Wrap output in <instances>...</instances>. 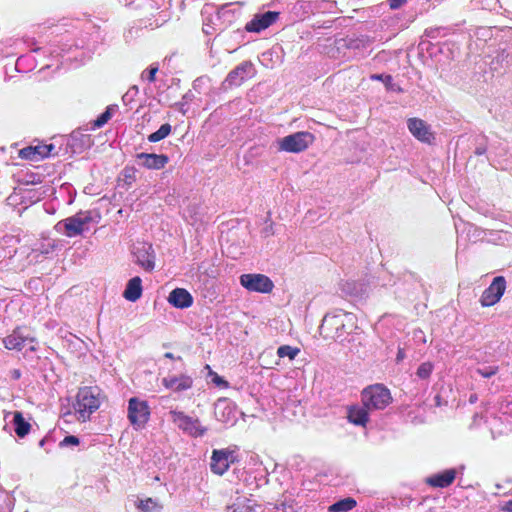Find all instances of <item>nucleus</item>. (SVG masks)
Masks as SVG:
<instances>
[{
    "label": "nucleus",
    "instance_id": "nucleus-1",
    "mask_svg": "<svg viewBox=\"0 0 512 512\" xmlns=\"http://www.w3.org/2000/svg\"><path fill=\"white\" fill-rule=\"evenodd\" d=\"M353 328L355 325L349 315H326L319 332L326 340L344 342Z\"/></svg>",
    "mask_w": 512,
    "mask_h": 512
},
{
    "label": "nucleus",
    "instance_id": "nucleus-2",
    "mask_svg": "<svg viewBox=\"0 0 512 512\" xmlns=\"http://www.w3.org/2000/svg\"><path fill=\"white\" fill-rule=\"evenodd\" d=\"M100 393L96 387L80 388L76 395V403L74 409L79 415L78 419L86 421L90 415L100 406Z\"/></svg>",
    "mask_w": 512,
    "mask_h": 512
},
{
    "label": "nucleus",
    "instance_id": "nucleus-3",
    "mask_svg": "<svg viewBox=\"0 0 512 512\" xmlns=\"http://www.w3.org/2000/svg\"><path fill=\"white\" fill-rule=\"evenodd\" d=\"M361 402L371 411L383 410L392 402V396L384 385L374 384L362 390Z\"/></svg>",
    "mask_w": 512,
    "mask_h": 512
},
{
    "label": "nucleus",
    "instance_id": "nucleus-4",
    "mask_svg": "<svg viewBox=\"0 0 512 512\" xmlns=\"http://www.w3.org/2000/svg\"><path fill=\"white\" fill-rule=\"evenodd\" d=\"M313 142V134L307 131H300L283 137L279 142V148L286 152L300 153L305 151Z\"/></svg>",
    "mask_w": 512,
    "mask_h": 512
},
{
    "label": "nucleus",
    "instance_id": "nucleus-5",
    "mask_svg": "<svg viewBox=\"0 0 512 512\" xmlns=\"http://www.w3.org/2000/svg\"><path fill=\"white\" fill-rule=\"evenodd\" d=\"M506 290V279L504 276H497L491 284L483 291L480 297L482 307H490L498 303Z\"/></svg>",
    "mask_w": 512,
    "mask_h": 512
},
{
    "label": "nucleus",
    "instance_id": "nucleus-6",
    "mask_svg": "<svg viewBox=\"0 0 512 512\" xmlns=\"http://www.w3.org/2000/svg\"><path fill=\"white\" fill-rule=\"evenodd\" d=\"M150 416L149 406L146 401L133 397L128 402V419L132 425L143 427Z\"/></svg>",
    "mask_w": 512,
    "mask_h": 512
},
{
    "label": "nucleus",
    "instance_id": "nucleus-7",
    "mask_svg": "<svg viewBox=\"0 0 512 512\" xmlns=\"http://www.w3.org/2000/svg\"><path fill=\"white\" fill-rule=\"evenodd\" d=\"M169 415L171 420L178 426V428L182 429L184 432L193 437L202 436L206 432V428L200 425L198 419H193L185 415L183 412L170 411Z\"/></svg>",
    "mask_w": 512,
    "mask_h": 512
},
{
    "label": "nucleus",
    "instance_id": "nucleus-8",
    "mask_svg": "<svg viewBox=\"0 0 512 512\" xmlns=\"http://www.w3.org/2000/svg\"><path fill=\"white\" fill-rule=\"evenodd\" d=\"M27 329L25 328H17L13 331L12 334L4 338L3 343L5 347L9 350H21L27 344H29V349L31 351H35L36 348L34 346L35 339L30 336L29 333H26Z\"/></svg>",
    "mask_w": 512,
    "mask_h": 512
},
{
    "label": "nucleus",
    "instance_id": "nucleus-9",
    "mask_svg": "<svg viewBox=\"0 0 512 512\" xmlns=\"http://www.w3.org/2000/svg\"><path fill=\"white\" fill-rule=\"evenodd\" d=\"M407 126L410 133L419 141L431 144L434 140V133L431 131L430 126L422 119L409 118Z\"/></svg>",
    "mask_w": 512,
    "mask_h": 512
},
{
    "label": "nucleus",
    "instance_id": "nucleus-10",
    "mask_svg": "<svg viewBox=\"0 0 512 512\" xmlns=\"http://www.w3.org/2000/svg\"><path fill=\"white\" fill-rule=\"evenodd\" d=\"M135 262L147 271L155 267V255L152 245L148 243H139L133 249Z\"/></svg>",
    "mask_w": 512,
    "mask_h": 512
},
{
    "label": "nucleus",
    "instance_id": "nucleus-11",
    "mask_svg": "<svg viewBox=\"0 0 512 512\" xmlns=\"http://www.w3.org/2000/svg\"><path fill=\"white\" fill-rule=\"evenodd\" d=\"M234 460L233 452L227 449L214 450L211 456L210 468L217 475H223Z\"/></svg>",
    "mask_w": 512,
    "mask_h": 512
},
{
    "label": "nucleus",
    "instance_id": "nucleus-12",
    "mask_svg": "<svg viewBox=\"0 0 512 512\" xmlns=\"http://www.w3.org/2000/svg\"><path fill=\"white\" fill-rule=\"evenodd\" d=\"M92 220L90 212H81L63 221L65 234L68 237L80 235L84 231V226Z\"/></svg>",
    "mask_w": 512,
    "mask_h": 512
},
{
    "label": "nucleus",
    "instance_id": "nucleus-13",
    "mask_svg": "<svg viewBox=\"0 0 512 512\" xmlns=\"http://www.w3.org/2000/svg\"><path fill=\"white\" fill-rule=\"evenodd\" d=\"M253 75L254 64L251 61H244L228 74L225 82L229 85H240L245 78Z\"/></svg>",
    "mask_w": 512,
    "mask_h": 512
},
{
    "label": "nucleus",
    "instance_id": "nucleus-14",
    "mask_svg": "<svg viewBox=\"0 0 512 512\" xmlns=\"http://www.w3.org/2000/svg\"><path fill=\"white\" fill-rule=\"evenodd\" d=\"M369 411L365 405H351L347 408V419L350 423L365 427L369 422Z\"/></svg>",
    "mask_w": 512,
    "mask_h": 512
},
{
    "label": "nucleus",
    "instance_id": "nucleus-15",
    "mask_svg": "<svg viewBox=\"0 0 512 512\" xmlns=\"http://www.w3.org/2000/svg\"><path fill=\"white\" fill-rule=\"evenodd\" d=\"M456 478L455 469H447L442 473L434 474L426 479V483L435 488H446L450 486Z\"/></svg>",
    "mask_w": 512,
    "mask_h": 512
},
{
    "label": "nucleus",
    "instance_id": "nucleus-16",
    "mask_svg": "<svg viewBox=\"0 0 512 512\" xmlns=\"http://www.w3.org/2000/svg\"><path fill=\"white\" fill-rule=\"evenodd\" d=\"M192 378L187 375L167 376L162 379V384L175 392L184 391L192 387Z\"/></svg>",
    "mask_w": 512,
    "mask_h": 512
},
{
    "label": "nucleus",
    "instance_id": "nucleus-17",
    "mask_svg": "<svg viewBox=\"0 0 512 512\" xmlns=\"http://www.w3.org/2000/svg\"><path fill=\"white\" fill-rule=\"evenodd\" d=\"M168 301L174 307L184 309L192 305L193 298L186 289L176 288L170 292Z\"/></svg>",
    "mask_w": 512,
    "mask_h": 512
},
{
    "label": "nucleus",
    "instance_id": "nucleus-18",
    "mask_svg": "<svg viewBox=\"0 0 512 512\" xmlns=\"http://www.w3.org/2000/svg\"><path fill=\"white\" fill-rule=\"evenodd\" d=\"M137 158L148 169H161L168 163V157L164 154L140 153Z\"/></svg>",
    "mask_w": 512,
    "mask_h": 512
},
{
    "label": "nucleus",
    "instance_id": "nucleus-19",
    "mask_svg": "<svg viewBox=\"0 0 512 512\" xmlns=\"http://www.w3.org/2000/svg\"><path fill=\"white\" fill-rule=\"evenodd\" d=\"M142 295V280L136 276L130 279L123 293L125 299L131 302L137 301Z\"/></svg>",
    "mask_w": 512,
    "mask_h": 512
},
{
    "label": "nucleus",
    "instance_id": "nucleus-20",
    "mask_svg": "<svg viewBox=\"0 0 512 512\" xmlns=\"http://www.w3.org/2000/svg\"><path fill=\"white\" fill-rule=\"evenodd\" d=\"M11 414L13 415V423L15 425V433L20 438L25 437L29 433V431L31 429V425L27 421H25L21 412L15 411Z\"/></svg>",
    "mask_w": 512,
    "mask_h": 512
},
{
    "label": "nucleus",
    "instance_id": "nucleus-21",
    "mask_svg": "<svg viewBox=\"0 0 512 512\" xmlns=\"http://www.w3.org/2000/svg\"><path fill=\"white\" fill-rule=\"evenodd\" d=\"M280 12L267 11L261 15H258V32L265 30L272 24L276 23L279 19Z\"/></svg>",
    "mask_w": 512,
    "mask_h": 512
},
{
    "label": "nucleus",
    "instance_id": "nucleus-22",
    "mask_svg": "<svg viewBox=\"0 0 512 512\" xmlns=\"http://www.w3.org/2000/svg\"><path fill=\"white\" fill-rule=\"evenodd\" d=\"M357 501L352 497L341 499L328 507V512H347L355 508Z\"/></svg>",
    "mask_w": 512,
    "mask_h": 512
},
{
    "label": "nucleus",
    "instance_id": "nucleus-23",
    "mask_svg": "<svg viewBox=\"0 0 512 512\" xmlns=\"http://www.w3.org/2000/svg\"><path fill=\"white\" fill-rule=\"evenodd\" d=\"M300 353V349L298 347H293L290 345H282L277 349V355L279 358L288 357L289 360H294Z\"/></svg>",
    "mask_w": 512,
    "mask_h": 512
},
{
    "label": "nucleus",
    "instance_id": "nucleus-24",
    "mask_svg": "<svg viewBox=\"0 0 512 512\" xmlns=\"http://www.w3.org/2000/svg\"><path fill=\"white\" fill-rule=\"evenodd\" d=\"M138 508L143 512H160L162 506L152 498H147L139 501Z\"/></svg>",
    "mask_w": 512,
    "mask_h": 512
},
{
    "label": "nucleus",
    "instance_id": "nucleus-25",
    "mask_svg": "<svg viewBox=\"0 0 512 512\" xmlns=\"http://www.w3.org/2000/svg\"><path fill=\"white\" fill-rule=\"evenodd\" d=\"M170 132H171V125L168 123H165V124L161 125L160 128L156 132L150 134L148 136V140L150 142H158V141L164 139L165 137H167L170 134Z\"/></svg>",
    "mask_w": 512,
    "mask_h": 512
},
{
    "label": "nucleus",
    "instance_id": "nucleus-26",
    "mask_svg": "<svg viewBox=\"0 0 512 512\" xmlns=\"http://www.w3.org/2000/svg\"><path fill=\"white\" fill-rule=\"evenodd\" d=\"M434 370V364L430 361L423 362L419 365L416 371V375L418 378L422 380H427L430 378L432 372Z\"/></svg>",
    "mask_w": 512,
    "mask_h": 512
},
{
    "label": "nucleus",
    "instance_id": "nucleus-27",
    "mask_svg": "<svg viewBox=\"0 0 512 512\" xmlns=\"http://www.w3.org/2000/svg\"><path fill=\"white\" fill-rule=\"evenodd\" d=\"M274 284L271 279L263 274H258V293H270Z\"/></svg>",
    "mask_w": 512,
    "mask_h": 512
},
{
    "label": "nucleus",
    "instance_id": "nucleus-28",
    "mask_svg": "<svg viewBox=\"0 0 512 512\" xmlns=\"http://www.w3.org/2000/svg\"><path fill=\"white\" fill-rule=\"evenodd\" d=\"M115 107L116 106H108L105 110V112H103L95 121H94V126L95 127H102L104 124H106L112 117L113 115V112L115 110Z\"/></svg>",
    "mask_w": 512,
    "mask_h": 512
},
{
    "label": "nucleus",
    "instance_id": "nucleus-29",
    "mask_svg": "<svg viewBox=\"0 0 512 512\" xmlns=\"http://www.w3.org/2000/svg\"><path fill=\"white\" fill-rule=\"evenodd\" d=\"M240 283L250 291H256V274H244L240 277Z\"/></svg>",
    "mask_w": 512,
    "mask_h": 512
},
{
    "label": "nucleus",
    "instance_id": "nucleus-30",
    "mask_svg": "<svg viewBox=\"0 0 512 512\" xmlns=\"http://www.w3.org/2000/svg\"><path fill=\"white\" fill-rule=\"evenodd\" d=\"M35 148V156L38 157V161L50 155L51 150L54 148L52 144L49 145H37Z\"/></svg>",
    "mask_w": 512,
    "mask_h": 512
},
{
    "label": "nucleus",
    "instance_id": "nucleus-31",
    "mask_svg": "<svg viewBox=\"0 0 512 512\" xmlns=\"http://www.w3.org/2000/svg\"><path fill=\"white\" fill-rule=\"evenodd\" d=\"M209 371V376L211 377V381L218 387H228V382L225 381L222 377H220L217 373L213 372L209 365L205 367Z\"/></svg>",
    "mask_w": 512,
    "mask_h": 512
},
{
    "label": "nucleus",
    "instance_id": "nucleus-32",
    "mask_svg": "<svg viewBox=\"0 0 512 512\" xmlns=\"http://www.w3.org/2000/svg\"><path fill=\"white\" fill-rule=\"evenodd\" d=\"M19 156L22 159H28L32 161H38V157L35 156V148L33 147H26L19 151Z\"/></svg>",
    "mask_w": 512,
    "mask_h": 512
},
{
    "label": "nucleus",
    "instance_id": "nucleus-33",
    "mask_svg": "<svg viewBox=\"0 0 512 512\" xmlns=\"http://www.w3.org/2000/svg\"><path fill=\"white\" fill-rule=\"evenodd\" d=\"M498 370H499L498 366H490V367L483 368V369H481V368L477 369V373L484 378H490V377L496 375L498 373Z\"/></svg>",
    "mask_w": 512,
    "mask_h": 512
},
{
    "label": "nucleus",
    "instance_id": "nucleus-34",
    "mask_svg": "<svg viewBox=\"0 0 512 512\" xmlns=\"http://www.w3.org/2000/svg\"><path fill=\"white\" fill-rule=\"evenodd\" d=\"M370 79L383 82L388 89L391 87L392 80H393L391 75H384V74H372L370 76Z\"/></svg>",
    "mask_w": 512,
    "mask_h": 512
},
{
    "label": "nucleus",
    "instance_id": "nucleus-35",
    "mask_svg": "<svg viewBox=\"0 0 512 512\" xmlns=\"http://www.w3.org/2000/svg\"><path fill=\"white\" fill-rule=\"evenodd\" d=\"M158 71V66L155 65V66H151L149 70L147 71H144L142 74H141V78H146L149 82H154L155 79H156V73Z\"/></svg>",
    "mask_w": 512,
    "mask_h": 512
},
{
    "label": "nucleus",
    "instance_id": "nucleus-36",
    "mask_svg": "<svg viewBox=\"0 0 512 512\" xmlns=\"http://www.w3.org/2000/svg\"><path fill=\"white\" fill-rule=\"evenodd\" d=\"M275 512H296L293 504L283 502L275 507Z\"/></svg>",
    "mask_w": 512,
    "mask_h": 512
},
{
    "label": "nucleus",
    "instance_id": "nucleus-37",
    "mask_svg": "<svg viewBox=\"0 0 512 512\" xmlns=\"http://www.w3.org/2000/svg\"><path fill=\"white\" fill-rule=\"evenodd\" d=\"M79 444V438L73 435L66 436L63 441L61 442V445L67 446V445H78Z\"/></svg>",
    "mask_w": 512,
    "mask_h": 512
},
{
    "label": "nucleus",
    "instance_id": "nucleus-38",
    "mask_svg": "<svg viewBox=\"0 0 512 512\" xmlns=\"http://www.w3.org/2000/svg\"><path fill=\"white\" fill-rule=\"evenodd\" d=\"M409 0H388L389 7L393 10L400 8Z\"/></svg>",
    "mask_w": 512,
    "mask_h": 512
},
{
    "label": "nucleus",
    "instance_id": "nucleus-39",
    "mask_svg": "<svg viewBox=\"0 0 512 512\" xmlns=\"http://www.w3.org/2000/svg\"><path fill=\"white\" fill-rule=\"evenodd\" d=\"M246 29L250 32H256V16L246 25Z\"/></svg>",
    "mask_w": 512,
    "mask_h": 512
},
{
    "label": "nucleus",
    "instance_id": "nucleus-40",
    "mask_svg": "<svg viewBox=\"0 0 512 512\" xmlns=\"http://www.w3.org/2000/svg\"><path fill=\"white\" fill-rule=\"evenodd\" d=\"M253 509L250 506L247 507H238L233 510V512H252Z\"/></svg>",
    "mask_w": 512,
    "mask_h": 512
},
{
    "label": "nucleus",
    "instance_id": "nucleus-41",
    "mask_svg": "<svg viewBox=\"0 0 512 512\" xmlns=\"http://www.w3.org/2000/svg\"><path fill=\"white\" fill-rule=\"evenodd\" d=\"M502 510L512 512V500L507 501L502 507Z\"/></svg>",
    "mask_w": 512,
    "mask_h": 512
},
{
    "label": "nucleus",
    "instance_id": "nucleus-42",
    "mask_svg": "<svg viewBox=\"0 0 512 512\" xmlns=\"http://www.w3.org/2000/svg\"><path fill=\"white\" fill-rule=\"evenodd\" d=\"M55 245L54 244H49V246L47 248H42L41 249V253L43 254H48L50 250L54 249Z\"/></svg>",
    "mask_w": 512,
    "mask_h": 512
},
{
    "label": "nucleus",
    "instance_id": "nucleus-43",
    "mask_svg": "<svg viewBox=\"0 0 512 512\" xmlns=\"http://www.w3.org/2000/svg\"><path fill=\"white\" fill-rule=\"evenodd\" d=\"M13 377H14L15 379H18V378L20 377V372H19V370H14V371H13Z\"/></svg>",
    "mask_w": 512,
    "mask_h": 512
},
{
    "label": "nucleus",
    "instance_id": "nucleus-44",
    "mask_svg": "<svg viewBox=\"0 0 512 512\" xmlns=\"http://www.w3.org/2000/svg\"><path fill=\"white\" fill-rule=\"evenodd\" d=\"M166 358H169V359H174V355L171 353V352H167L165 353L164 355Z\"/></svg>",
    "mask_w": 512,
    "mask_h": 512
},
{
    "label": "nucleus",
    "instance_id": "nucleus-45",
    "mask_svg": "<svg viewBox=\"0 0 512 512\" xmlns=\"http://www.w3.org/2000/svg\"><path fill=\"white\" fill-rule=\"evenodd\" d=\"M221 404H225V401H219L218 404L216 405V410L219 409Z\"/></svg>",
    "mask_w": 512,
    "mask_h": 512
},
{
    "label": "nucleus",
    "instance_id": "nucleus-46",
    "mask_svg": "<svg viewBox=\"0 0 512 512\" xmlns=\"http://www.w3.org/2000/svg\"><path fill=\"white\" fill-rule=\"evenodd\" d=\"M475 401H476V396H471V397H470V402H471V403H474Z\"/></svg>",
    "mask_w": 512,
    "mask_h": 512
},
{
    "label": "nucleus",
    "instance_id": "nucleus-47",
    "mask_svg": "<svg viewBox=\"0 0 512 512\" xmlns=\"http://www.w3.org/2000/svg\"><path fill=\"white\" fill-rule=\"evenodd\" d=\"M261 365H262V367H264V368H270V366H269V364H268V363H262Z\"/></svg>",
    "mask_w": 512,
    "mask_h": 512
},
{
    "label": "nucleus",
    "instance_id": "nucleus-48",
    "mask_svg": "<svg viewBox=\"0 0 512 512\" xmlns=\"http://www.w3.org/2000/svg\"><path fill=\"white\" fill-rule=\"evenodd\" d=\"M132 89H133V91H138V87L137 86H133Z\"/></svg>",
    "mask_w": 512,
    "mask_h": 512
},
{
    "label": "nucleus",
    "instance_id": "nucleus-49",
    "mask_svg": "<svg viewBox=\"0 0 512 512\" xmlns=\"http://www.w3.org/2000/svg\"><path fill=\"white\" fill-rule=\"evenodd\" d=\"M265 353H266L265 351H264V352H262V353H261V355H260V358H263V357H264V355H265Z\"/></svg>",
    "mask_w": 512,
    "mask_h": 512
}]
</instances>
